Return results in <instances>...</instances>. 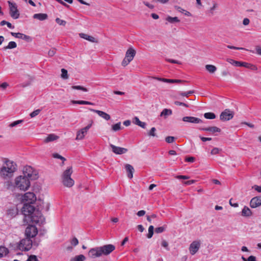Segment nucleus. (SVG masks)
I'll return each mask as SVG.
<instances>
[{"label": "nucleus", "instance_id": "30", "mask_svg": "<svg viewBox=\"0 0 261 261\" xmlns=\"http://www.w3.org/2000/svg\"><path fill=\"white\" fill-rule=\"evenodd\" d=\"M71 102L73 104H79V105H93V103L91 102L85 101V100H72Z\"/></svg>", "mask_w": 261, "mask_h": 261}, {"label": "nucleus", "instance_id": "26", "mask_svg": "<svg viewBox=\"0 0 261 261\" xmlns=\"http://www.w3.org/2000/svg\"><path fill=\"white\" fill-rule=\"evenodd\" d=\"M59 137L55 134H49L44 140V142L48 143L58 139Z\"/></svg>", "mask_w": 261, "mask_h": 261}, {"label": "nucleus", "instance_id": "39", "mask_svg": "<svg viewBox=\"0 0 261 261\" xmlns=\"http://www.w3.org/2000/svg\"><path fill=\"white\" fill-rule=\"evenodd\" d=\"M154 227L152 225H150L148 228V233L147 234V237L148 239L152 238L153 234Z\"/></svg>", "mask_w": 261, "mask_h": 261}, {"label": "nucleus", "instance_id": "47", "mask_svg": "<svg viewBox=\"0 0 261 261\" xmlns=\"http://www.w3.org/2000/svg\"><path fill=\"white\" fill-rule=\"evenodd\" d=\"M121 129V123L118 122L113 125H112V129L114 131H118Z\"/></svg>", "mask_w": 261, "mask_h": 261}, {"label": "nucleus", "instance_id": "53", "mask_svg": "<svg viewBox=\"0 0 261 261\" xmlns=\"http://www.w3.org/2000/svg\"><path fill=\"white\" fill-rule=\"evenodd\" d=\"M26 261H38L36 256L35 255H31L29 257L28 259Z\"/></svg>", "mask_w": 261, "mask_h": 261}, {"label": "nucleus", "instance_id": "48", "mask_svg": "<svg viewBox=\"0 0 261 261\" xmlns=\"http://www.w3.org/2000/svg\"><path fill=\"white\" fill-rule=\"evenodd\" d=\"M56 22L60 25L65 26L66 24V22L65 20L57 18L56 19Z\"/></svg>", "mask_w": 261, "mask_h": 261}, {"label": "nucleus", "instance_id": "40", "mask_svg": "<svg viewBox=\"0 0 261 261\" xmlns=\"http://www.w3.org/2000/svg\"><path fill=\"white\" fill-rule=\"evenodd\" d=\"M164 82L168 83H179L181 82H185L184 81H181L180 80H173V79H167L164 80Z\"/></svg>", "mask_w": 261, "mask_h": 261}, {"label": "nucleus", "instance_id": "14", "mask_svg": "<svg viewBox=\"0 0 261 261\" xmlns=\"http://www.w3.org/2000/svg\"><path fill=\"white\" fill-rule=\"evenodd\" d=\"M233 117V113L228 109H226L222 112L220 116V118L222 121H228Z\"/></svg>", "mask_w": 261, "mask_h": 261}, {"label": "nucleus", "instance_id": "10", "mask_svg": "<svg viewBox=\"0 0 261 261\" xmlns=\"http://www.w3.org/2000/svg\"><path fill=\"white\" fill-rule=\"evenodd\" d=\"M38 233V230L35 225H29L25 229V234L27 238L35 237Z\"/></svg>", "mask_w": 261, "mask_h": 261}, {"label": "nucleus", "instance_id": "27", "mask_svg": "<svg viewBox=\"0 0 261 261\" xmlns=\"http://www.w3.org/2000/svg\"><path fill=\"white\" fill-rule=\"evenodd\" d=\"M172 113V110L170 109H164L160 114V116L164 117L166 118L168 116L171 115Z\"/></svg>", "mask_w": 261, "mask_h": 261}, {"label": "nucleus", "instance_id": "21", "mask_svg": "<svg viewBox=\"0 0 261 261\" xmlns=\"http://www.w3.org/2000/svg\"><path fill=\"white\" fill-rule=\"evenodd\" d=\"M79 36H80L81 38L88 40L90 42L98 43V40L91 36H89L84 33H80L79 34Z\"/></svg>", "mask_w": 261, "mask_h": 261}, {"label": "nucleus", "instance_id": "3", "mask_svg": "<svg viewBox=\"0 0 261 261\" xmlns=\"http://www.w3.org/2000/svg\"><path fill=\"white\" fill-rule=\"evenodd\" d=\"M17 170V165L13 161L5 159L0 169V176L4 179L10 178Z\"/></svg>", "mask_w": 261, "mask_h": 261}, {"label": "nucleus", "instance_id": "12", "mask_svg": "<svg viewBox=\"0 0 261 261\" xmlns=\"http://www.w3.org/2000/svg\"><path fill=\"white\" fill-rule=\"evenodd\" d=\"M201 246L200 240H195L191 243L189 246V251L191 255H194L199 250Z\"/></svg>", "mask_w": 261, "mask_h": 261}, {"label": "nucleus", "instance_id": "31", "mask_svg": "<svg viewBox=\"0 0 261 261\" xmlns=\"http://www.w3.org/2000/svg\"><path fill=\"white\" fill-rule=\"evenodd\" d=\"M5 187L8 190H13L14 188H15V183L13 184L12 182L10 181H7L4 183Z\"/></svg>", "mask_w": 261, "mask_h": 261}, {"label": "nucleus", "instance_id": "6", "mask_svg": "<svg viewBox=\"0 0 261 261\" xmlns=\"http://www.w3.org/2000/svg\"><path fill=\"white\" fill-rule=\"evenodd\" d=\"M32 241L30 238H25L22 239L18 244H17L16 248L21 251H29L32 247Z\"/></svg>", "mask_w": 261, "mask_h": 261}, {"label": "nucleus", "instance_id": "60", "mask_svg": "<svg viewBox=\"0 0 261 261\" xmlns=\"http://www.w3.org/2000/svg\"><path fill=\"white\" fill-rule=\"evenodd\" d=\"M226 61H227V62H228L230 64H231L232 65H233L235 66H236V63H237V61H235V60H234L233 59H227Z\"/></svg>", "mask_w": 261, "mask_h": 261}, {"label": "nucleus", "instance_id": "23", "mask_svg": "<svg viewBox=\"0 0 261 261\" xmlns=\"http://www.w3.org/2000/svg\"><path fill=\"white\" fill-rule=\"evenodd\" d=\"M34 19H37L41 21L44 20L47 18V15L45 13H37L33 15Z\"/></svg>", "mask_w": 261, "mask_h": 261}, {"label": "nucleus", "instance_id": "33", "mask_svg": "<svg viewBox=\"0 0 261 261\" xmlns=\"http://www.w3.org/2000/svg\"><path fill=\"white\" fill-rule=\"evenodd\" d=\"M205 69L211 73H214L217 70L216 67L213 65H206Z\"/></svg>", "mask_w": 261, "mask_h": 261}, {"label": "nucleus", "instance_id": "49", "mask_svg": "<svg viewBox=\"0 0 261 261\" xmlns=\"http://www.w3.org/2000/svg\"><path fill=\"white\" fill-rule=\"evenodd\" d=\"M175 138L174 137L168 136L165 138V141L168 143H173L174 141Z\"/></svg>", "mask_w": 261, "mask_h": 261}, {"label": "nucleus", "instance_id": "64", "mask_svg": "<svg viewBox=\"0 0 261 261\" xmlns=\"http://www.w3.org/2000/svg\"><path fill=\"white\" fill-rule=\"evenodd\" d=\"M252 188L257 192L261 193V186L254 185Z\"/></svg>", "mask_w": 261, "mask_h": 261}, {"label": "nucleus", "instance_id": "51", "mask_svg": "<svg viewBox=\"0 0 261 261\" xmlns=\"http://www.w3.org/2000/svg\"><path fill=\"white\" fill-rule=\"evenodd\" d=\"M40 112V110L37 109V110L33 111L31 113H30V116H31V118H33V117L36 116L37 115H38L39 114Z\"/></svg>", "mask_w": 261, "mask_h": 261}, {"label": "nucleus", "instance_id": "58", "mask_svg": "<svg viewBox=\"0 0 261 261\" xmlns=\"http://www.w3.org/2000/svg\"><path fill=\"white\" fill-rule=\"evenodd\" d=\"M195 159L193 156L187 157L185 159V161L188 162L193 163L195 161Z\"/></svg>", "mask_w": 261, "mask_h": 261}, {"label": "nucleus", "instance_id": "18", "mask_svg": "<svg viewBox=\"0 0 261 261\" xmlns=\"http://www.w3.org/2000/svg\"><path fill=\"white\" fill-rule=\"evenodd\" d=\"M250 205L252 208H256L261 205V198L259 197H255L251 199Z\"/></svg>", "mask_w": 261, "mask_h": 261}, {"label": "nucleus", "instance_id": "50", "mask_svg": "<svg viewBox=\"0 0 261 261\" xmlns=\"http://www.w3.org/2000/svg\"><path fill=\"white\" fill-rule=\"evenodd\" d=\"M156 131V128L155 127H152L151 128V129L150 130L149 132L148 133V135L149 136H152V137H155L156 136V134L155 133Z\"/></svg>", "mask_w": 261, "mask_h": 261}, {"label": "nucleus", "instance_id": "28", "mask_svg": "<svg viewBox=\"0 0 261 261\" xmlns=\"http://www.w3.org/2000/svg\"><path fill=\"white\" fill-rule=\"evenodd\" d=\"M17 47V44L14 41H10L9 42L7 46H4L3 47L4 50H7L8 49H13Z\"/></svg>", "mask_w": 261, "mask_h": 261}, {"label": "nucleus", "instance_id": "13", "mask_svg": "<svg viewBox=\"0 0 261 261\" xmlns=\"http://www.w3.org/2000/svg\"><path fill=\"white\" fill-rule=\"evenodd\" d=\"M36 200L35 195L33 192H27L23 196L22 200L25 203L32 204Z\"/></svg>", "mask_w": 261, "mask_h": 261}, {"label": "nucleus", "instance_id": "45", "mask_svg": "<svg viewBox=\"0 0 261 261\" xmlns=\"http://www.w3.org/2000/svg\"><path fill=\"white\" fill-rule=\"evenodd\" d=\"M61 72H62V74H61L62 78H63L64 79H67L68 78V72H67V70L63 68L61 69Z\"/></svg>", "mask_w": 261, "mask_h": 261}, {"label": "nucleus", "instance_id": "59", "mask_svg": "<svg viewBox=\"0 0 261 261\" xmlns=\"http://www.w3.org/2000/svg\"><path fill=\"white\" fill-rule=\"evenodd\" d=\"M255 51H256V53L259 55V56H261V46H256L255 47Z\"/></svg>", "mask_w": 261, "mask_h": 261}, {"label": "nucleus", "instance_id": "24", "mask_svg": "<svg viewBox=\"0 0 261 261\" xmlns=\"http://www.w3.org/2000/svg\"><path fill=\"white\" fill-rule=\"evenodd\" d=\"M9 252L7 248L3 246H0V258L6 256Z\"/></svg>", "mask_w": 261, "mask_h": 261}, {"label": "nucleus", "instance_id": "20", "mask_svg": "<svg viewBox=\"0 0 261 261\" xmlns=\"http://www.w3.org/2000/svg\"><path fill=\"white\" fill-rule=\"evenodd\" d=\"M200 130L208 132L211 133L212 134H214L216 132H220L221 129L217 127V126H210L207 127H200L199 128Z\"/></svg>", "mask_w": 261, "mask_h": 261}, {"label": "nucleus", "instance_id": "41", "mask_svg": "<svg viewBox=\"0 0 261 261\" xmlns=\"http://www.w3.org/2000/svg\"><path fill=\"white\" fill-rule=\"evenodd\" d=\"M7 25V27L10 28V29H14V27L13 25H12V24L11 23H10L9 22H8L6 20H2L1 22H0V25L1 26H3L4 25Z\"/></svg>", "mask_w": 261, "mask_h": 261}, {"label": "nucleus", "instance_id": "22", "mask_svg": "<svg viewBox=\"0 0 261 261\" xmlns=\"http://www.w3.org/2000/svg\"><path fill=\"white\" fill-rule=\"evenodd\" d=\"M125 168L127 172V177L130 179L132 178L133 177V173L134 172V167L130 164H127L125 165Z\"/></svg>", "mask_w": 261, "mask_h": 261}, {"label": "nucleus", "instance_id": "2", "mask_svg": "<svg viewBox=\"0 0 261 261\" xmlns=\"http://www.w3.org/2000/svg\"><path fill=\"white\" fill-rule=\"evenodd\" d=\"M115 249V246L112 244L103 245L91 249L88 252V256L90 258L98 257L102 255H108Z\"/></svg>", "mask_w": 261, "mask_h": 261}, {"label": "nucleus", "instance_id": "32", "mask_svg": "<svg viewBox=\"0 0 261 261\" xmlns=\"http://www.w3.org/2000/svg\"><path fill=\"white\" fill-rule=\"evenodd\" d=\"M174 8L176 10H177V11H178L179 12H181L182 13H185V15L186 16H190L191 15V14L189 12L186 11L185 10L182 9L181 7H180L178 6H174Z\"/></svg>", "mask_w": 261, "mask_h": 261}, {"label": "nucleus", "instance_id": "29", "mask_svg": "<svg viewBox=\"0 0 261 261\" xmlns=\"http://www.w3.org/2000/svg\"><path fill=\"white\" fill-rule=\"evenodd\" d=\"M134 123L139 125V126L141 127L142 128H145L146 127V124L145 122L141 121L139 119L136 117L134 118Z\"/></svg>", "mask_w": 261, "mask_h": 261}, {"label": "nucleus", "instance_id": "9", "mask_svg": "<svg viewBox=\"0 0 261 261\" xmlns=\"http://www.w3.org/2000/svg\"><path fill=\"white\" fill-rule=\"evenodd\" d=\"M9 7L10 15L14 19H17L19 17V12L16 3L8 1Z\"/></svg>", "mask_w": 261, "mask_h": 261}, {"label": "nucleus", "instance_id": "46", "mask_svg": "<svg viewBox=\"0 0 261 261\" xmlns=\"http://www.w3.org/2000/svg\"><path fill=\"white\" fill-rule=\"evenodd\" d=\"M166 226H163L157 227L155 229V232L157 233H160L164 232L166 229Z\"/></svg>", "mask_w": 261, "mask_h": 261}, {"label": "nucleus", "instance_id": "8", "mask_svg": "<svg viewBox=\"0 0 261 261\" xmlns=\"http://www.w3.org/2000/svg\"><path fill=\"white\" fill-rule=\"evenodd\" d=\"M23 176H25L28 179L32 180L38 178V174L36 173L33 168L31 166H26L24 168L23 170Z\"/></svg>", "mask_w": 261, "mask_h": 261}, {"label": "nucleus", "instance_id": "34", "mask_svg": "<svg viewBox=\"0 0 261 261\" xmlns=\"http://www.w3.org/2000/svg\"><path fill=\"white\" fill-rule=\"evenodd\" d=\"M85 259V256L84 255L81 254L71 258L70 261H84Z\"/></svg>", "mask_w": 261, "mask_h": 261}, {"label": "nucleus", "instance_id": "61", "mask_svg": "<svg viewBox=\"0 0 261 261\" xmlns=\"http://www.w3.org/2000/svg\"><path fill=\"white\" fill-rule=\"evenodd\" d=\"M56 54V49H52L48 51V55L49 57H53Z\"/></svg>", "mask_w": 261, "mask_h": 261}, {"label": "nucleus", "instance_id": "19", "mask_svg": "<svg viewBox=\"0 0 261 261\" xmlns=\"http://www.w3.org/2000/svg\"><path fill=\"white\" fill-rule=\"evenodd\" d=\"M89 110L90 111L97 113L100 117L103 118L106 120H109L111 118L110 115L103 111L100 110H96L92 109H89Z\"/></svg>", "mask_w": 261, "mask_h": 261}, {"label": "nucleus", "instance_id": "16", "mask_svg": "<svg viewBox=\"0 0 261 261\" xmlns=\"http://www.w3.org/2000/svg\"><path fill=\"white\" fill-rule=\"evenodd\" d=\"M110 147L112 148V151L116 154H122L127 151V149L118 147L113 144H110Z\"/></svg>", "mask_w": 261, "mask_h": 261}, {"label": "nucleus", "instance_id": "38", "mask_svg": "<svg viewBox=\"0 0 261 261\" xmlns=\"http://www.w3.org/2000/svg\"><path fill=\"white\" fill-rule=\"evenodd\" d=\"M166 20L170 23L178 22L180 21L179 19L177 17L168 16Z\"/></svg>", "mask_w": 261, "mask_h": 261}, {"label": "nucleus", "instance_id": "55", "mask_svg": "<svg viewBox=\"0 0 261 261\" xmlns=\"http://www.w3.org/2000/svg\"><path fill=\"white\" fill-rule=\"evenodd\" d=\"M195 182H196L195 180H190L184 181L183 184H184L185 185H190L195 183Z\"/></svg>", "mask_w": 261, "mask_h": 261}, {"label": "nucleus", "instance_id": "56", "mask_svg": "<svg viewBox=\"0 0 261 261\" xmlns=\"http://www.w3.org/2000/svg\"><path fill=\"white\" fill-rule=\"evenodd\" d=\"M175 178L177 179H189L190 177L186 175H177L175 176Z\"/></svg>", "mask_w": 261, "mask_h": 261}, {"label": "nucleus", "instance_id": "37", "mask_svg": "<svg viewBox=\"0 0 261 261\" xmlns=\"http://www.w3.org/2000/svg\"><path fill=\"white\" fill-rule=\"evenodd\" d=\"M236 66L237 67L242 66V67H245L248 68L251 67V64H249L248 63H246V62H242L237 61V63H236Z\"/></svg>", "mask_w": 261, "mask_h": 261}, {"label": "nucleus", "instance_id": "44", "mask_svg": "<svg viewBox=\"0 0 261 261\" xmlns=\"http://www.w3.org/2000/svg\"><path fill=\"white\" fill-rule=\"evenodd\" d=\"M23 122V120H18L14 121V122H12L11 123H10L9 125V126L10 127H15V126H17V125L22 123Z\"/></svg>", "mask_w": 261, "mask_h": 261}, {"label": "nucleus", "instance_id": "57", "mask_svg": "<svg viewBox=\"0 0 261 261\" xmlns=\"http://www.w3.org/2000/svg\"><path fill=\"white\" fill-rule=\"evenodd\" d=\"M167 61H168V62H170V63H174V64H180V62L177 60H173V59H166Z\"/></svg>", "mask_w": 261, "mask_h": 261}, {"label": "nucleus", "instance_id": "35", "mask_svg": "<svg viewBox=\"0 0 261 261\" xmlns=\"http://www.w3.org/2000/svg\"><path fill=\"white\" fill-rule=\"evenodd\" d=\"M204 117L207 119H214L216 118V115L214 113L207 112L204 114Z\"/></svg>", "mask_w": 261, "mask_h": 261}, {"label": "nucleus", "instance_id": "5", "mask_svg": "<svg viewBox=\"0 0 261 261\" xmlns=\"http://www.w3.org/2000/svg\"><path fill=\"white\" fill-rule=\"evenodd\" d=\"M72 172V168L71 167H70L63 173L62 175V182L65 187L70 188L74 185V181L71 177Z\"/></svg>", "mask_w": 261, "mask_h": 261}, {"label": "nucleus", "instance_id": "1", "mask_svg": "<svg viewBox=\"0 0 261 261\" xmlns=\"http://www.w3.org/2000/svg\"><path fill=\"white\" fill-rule=\"evenodd\" d=\"M22 213L24 216V224L29 222L42 224L44 221L41 212L38 209H36L31 204L24 203L22 208Z\"/></svg>", "mask_w": 261, "mask_h": 261}, {"label": "nucleus", "instance_id": "62", "mask_svg": "<svg viewBox=\"0 0 261 261\" xmlns=\"http://www.w3.org/2000/svg\"><path fill=\"white\" fill-rule=\"evenodd\" d=\"M161 245L162 246H163V247L166 248L167 250H168V243L165 241V240H163L162 242V243H161Z\"/></svg>", "mask_w": 261, "mask_h": 261}, {"label": "nucleus", "instance_id": "63", "mask_svg": "<svg viewBox=\"0 0 261 261\" xmlns=\"http://www.w3.org/2000/svg\"><path fill=\"white\" fill-rule=\"evenodd\" d=\"M219 150L218 148H214L212 150H211V154H217L219 153Z\"/></svg>", "mask_w": 261, "mask_h": 261}, {"label": "nucleus", "instance_id": "25", "mask_svg": "<svg viewBox=\"0 0 261 261\" xmlns=\"http://www.w3.org/2000/svg\"><path fill=\"white\" fill-rule=\"evenodd\" d=\"M252 215V212L249 208L245 206L242 211V216L244 217H250Z\"/></svg>", "mask_w": 261, "mask_h": 261}, {"label": "nucleus", "instance_id": "7", "mask_svg": "<svg viewBox=\"0 0 261 261\" xmlns=\"http://www.w3.org/2000/svg\"><path fill=\"white\" fill-rule=\"evenodd\" d=\"M136 54V50L134 48H129L126 52L125 58L122 61V66L123 67L127 66L133 60Z\"/></svg>", "mask_w": 261, "mask_h": 261}, {"label": "nucleus", "instance_id": "17", "mask_svg": "<svg viewBox=\"0 0 261 261\" xmlns=\"http://www.w3.org/2000/svg\"><path fill=\"white\" fill-rule=\"evenodd\" d=\"M11 35L15 38L21 39L28 42H30L32 41V38L30 36L22 33L11 32Z\"/></svg>", "mask_w": 261, "mask_h": 261}, {"label": "nucleus", "instance_id": "36", "mask_svg": "<svg viewBox=\"0 0 261 261\" xmlns=\"http://www.w3.org/2000/svg\"><path fill=\"white\" fill-rule=\"evenodd\" d=\"M17 213V208H11L9 209L7 212V214L8 216L11 217H14Z\"/></svg>", "mask_w": 261, "mask_h": 261}, {"label": "nucleus", "instance_id": "52", "mask_svg": "<svg viewBox=\"0 0 261 261\" xmlns=\"http://www.w3.org/2000/svg\"><path fill=\"white\" fill-rule=\"evenodd\" d=\"M174 103L176 106H184V107H187V108L189 107V105H187V103H184V102L176 101L174 102Z\"/></svg>", "mask_w": 261, "mask_h": 261}, {"label": "nucleus", "instance_id": "11", "mask_svg": "<svg viewBox=\"0 0 261 261\" xmlns=\"http://www.w3.org/2000/svg\"><path fill=\"white\" fill-rule=\"evenodd\" d=\"M93 121H91V123L88 124L86 127L80 129L76 133V140H82L84 138L85 135L87 134L88 130L92 126Z\"/></svg>", "mask_w": 261, "mask_h": 261}, {"label": "nucleus", "instance_id": "54", "mask_svg": "<svg viewBox=\"0 0 261 261\" xmlns=\"http://www.w3.org/2000/svg\"><path fill=\"white\" fill-rule=\"evenodd\" d=\"M71 244L74 246H76L79 244V241L76 238H73L71 241Z\"/></svg>", "mask_w": 261, "mask_h": 261}, {"label": "nucleus", "instance_id": "15", "mask_svg": "<svg viewBox=\"0 0 261 261\" xmlns=\"http://www.w3.org/2000/svg\"><path fill=\"white\" fill-rule=\"evenodd\" d=\"M182 120L185 122L191 123H200L202 122V120L197 117L193 116H185L182 117Z\"/></svg>", "mask_w": 261, "mask_h": 261}, {"label": "nucleus", "instance_id": "43", "mask_svg": "<svg viewBox=\"0 0 261 261\" xmlns=\"http://www.w3.org/2000/svg\"><path fill=\"white\" fill-rule=\"evenodd\" d=\"M71 88L72 89H75V90H82V91H85V92H87L88 91V89L86 88H85V87H84L83 86H72L71 87Z\"/></svg>", "mask_w": 261, "mask_h": 261}, {"label": "nucleus", "instance_id": "4", "mask_svg": "<svg viewBox=\"0 0 261 261\" xmlns=\"http://www.w3.org/2000/svg\"><path fill=\"white\" fill-rule=\"evenodd\" d=\"M30 186V179L25 176L20 175L15 179V187L22 191L27 190Z\"/></svg>", "mask_w": 261, "mask_h": 261}, {"label": "nucleus", "instance_id": "42", "mask_svg": "<svg viewBox=\"0 0 261 261\" xmlns=\"http://www.w3.org/2000/svg\"><path fill=\"white\" fill-rule=\"evenodd\" d=\"M194 93V91H189L188 92H179L178 94L182 96L189 97L190 94Z\"/></svg>", "mask_w": 261, "mask_h": 261}]
</instances>
